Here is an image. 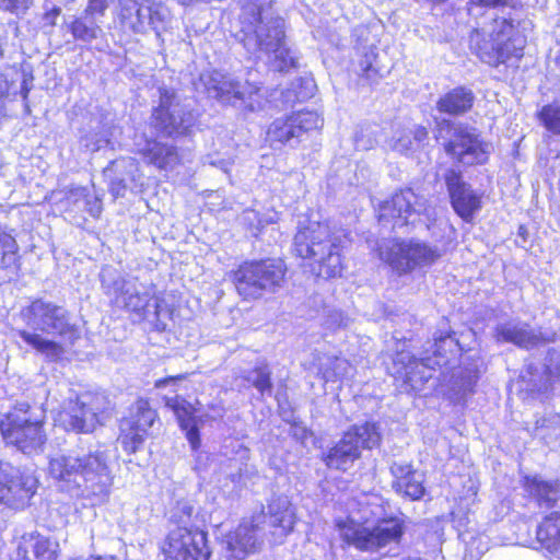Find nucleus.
Returning a JSON list of instances; mask_svg holds the SVG:
<instances>
[{"mask_svg": "<svg viewBox=\"0 0 560 560\" xmlns=\"http://www.w3.org/2000/svg\"><path fill=\"white\" fill-rule=\"evenodd\" d=\"M48 472L61 491L75 498H91L94 503L105 502L113 485L107 455L98 446L52 456Z\"/></svg>", "mask_w": 560, "mask_h": 560, "instance_id": "1", "label": "nucleus"}, {"mask_svg": "<svg viewBox=\"0 0 560 560\" xmlns=\"http://www.w3.org/2000/svg\"><path fill=\"white\" fill-rule=\"evenodd\" d=\"M238 20L236 36L249 54L267 55L273 71L296 67V58L285 44L284 21L275 11L272 0H244Z\"/></svg>", "mask_w": 560, "mask_h": 560, "instance_id": "2", "label": "nucleus"}, {"mask_svg": "<svg viewBox=\"0 0 560 560\" xmlns=\"http://www.w3.org/2000/svg\"><path fill=\"white\" fill-rule=\"evenodd\" d=\"M21 316L33 330L20 329L18 336L49 361L59 360L79 338V329L70 323L67 310L42 299L21 311Z\"/></svg>", "mask_w": 560, "mask_h": 560, "instance_id": "3", "label": "nucleus"}, {"mask_svg": "<svg viewBox=\"0 0 560 560\" xmlns=\"http://www.w3.org/2000/svg\"><path fill=\"white\" fill-rule=\"evenodd\" d=\"M342 238L332 233L327 223L310 222L300 228L294 236V252L303 259L312 260V269L318 277L329 279L341 276Z\"/></svg>", "mask_w": 560, "mask_h": 560, "instance_id": "4", "label": "nucleus"}, {"mask_svg": "<svg viewBox=\"0 0 560 560\" xmlns=\"http://www.w3.org/2000/svg\"><path fill=\"white\" fill-rule=\"evenodd\" d=\"M200 81L208 95L222 104L257 112L264 109L269 102L262 86L249 80L242 82L229 73L217 70L203 72Z\"/></svg>", "mask_w": 560, "mask_h": 560, "instance_id": "5", "label": "nucleus"}, {"mask_svg": "<svg viewBox=\"0 0 560 560\" xmlns=\"http://www.w3.org/2000/svg\"><path fill=\"white\" fill-rule=\"evenodd\" d=\"M0 431L9 444L28 455L42 452L47 440L42 417L36 416L26 401L16 402L3 416Z\"/></svg>", "mask_w": 560, "mask_h": 560, "instance_id": "6", "label": "nucleus"}, {"mask_svg": "<svg viewBox=\"0 0 560 560\" xmlns=\"http://www.w3.org/2000/svg\"><path fill=\"white\" fill-rule=\"evenodd\" d=\"M435 138L452 159L464 165L487 162L491 145L480 139L474 127L442 119L436 124Z\"/></svg>", "mask_w": 560, "mask_h": 560, "instance_id": "7", "label": "nucleus"}, {"mask_svg": "<svg viewBox=\"0 0 560 560\" xmlns=\"http://www.w3.org/2000/svg\"><path fill=\"white\" fill-rule=\"evenodd\" d=\"M102 287L107 295H113V303L140 317L153 314L160 319L162 308L158 301L150 304L152 294L136 278H125L115 268L104 267L100 273Z\"/></svg>", "mask_w": 560, "mask_h": 560, "instance_id": "8", "label": "nucleus"}, {"mask_svg": "<svg viewBox=\"0 0 560 560\" xmlns=\"http://www.w3.org/2000/svg\"><path fill=\"white\" fill-rule=\"evenodd\" d=\"M285 267L281 260L245 262L234 273V282L244 299H258L265 293L275 292L284 279Z\"/></svg>", "mask_w": 560, "mask_h": 560, "instance_id": "9", "label": "nucleus"}, {"mask_svg": "<svg viewBox=\"0 0 560 560\" xmlns=\"http://www.w3.org/2000/svg\"><path fill=\"white\" fill-rule=\"evenodd\" d=\"M381 442L375 423L365 422L351 427L341 440L324 457L327 467L346 471L361 456L363 448L371 450Z\"/></svg>", "mask_w": 560, "mask_h": 560, "instance_id": "10", "label": "nucleus"}, {"mask_svg": "<svg viewBox=\"0 0 560 560\" xmlns=\"http://www.w3.org/2000/svg\"><path fill=\"white\" fill-rule=\"evenodd\" d=\"M444 252L419 240L393 242L381 247V257L399 275L409 273L435 264Z\"/></svg>", "mask_w": 560, "mask_h": 560, "instance_id": "11", "label": "nucleus"}, {"mask_svg": "<svg viewBox=\"0 0 560 560\" xmlns=\"http://www.w3.org/2000/svg\"><path fill=\"white\" fill-rule=\"evenodd\" d=\"M343 539L363 551H375L392 542H398L402 527L398 520H382L373 527H368L348 520L338 523Z\"/></svg>", "mask_w": 560, "mask_h": 560, "instance_id": "12", "label": "nucleus"}, {"mask_svg": "<svg viewBox=\"0 0 560 560\" xmlns=\"http://www.w3.org/2000/svg\"><path fill=\"white\" fill-rule=\"evenodd\" d=\"M153 125L166 136L186 135L196 122L194 113L170 90H160V104L152 114Z\"/></svg>", "mask_w": 560, "mask_h": 560, "instance_id": "13", "label": "nucleus"}, {"mask_svg": "<svg viewBox=\"0 0 560 560\" xmlns=\"http://www.w3.org/2000/svg\"><path fill=\"white\" fill-rule=\"evenodd\" d=\"M324 119L314 110H299L275 119L268 128L267 139L271 145L296 143L304 133L323 127Z\"/></svg>", "mask_w": 560, "mask_h": 560, "instance_id": "14", "label": "nucleus"}, {"mask_svg": "<svg viewBox=\"0 0 560 560\" xmlns=\"http://www.w3.org/2000/svg\"><path fill=\"white\" fill-rule=\"evenodd\" d=\"M427 210L425 200L412 189L407 188L396 192L390 199L378 207V221L393 222V229L415 223L417 218Z\"/></svg>", "mask_w": 560, "mask_h": 560, "instance_id": "15", "label": "nucleus"}, {"mask_svg": "<svg viewBox=\"0 0 560 560\" xmlns=\"http://www.w3.org/2000/svg\"><path fill=\"white\" fill-rule=\"evenodd\" d=\"M184 529H171L167 534L162 547L165 560H209L207 533Z\"/></svg>", "mask_w": 560, "mask_h": 560, "instance_id": "16", "label": "nucleus"}, {"mask_svg": "<svg viewBox=\"0 0 560 560\" xmlns=\"http://www.w3.org/2000/svg\"><path fill=\"white\" fill-rule=\"evenodd\" d=\"M37 489V479L21 472L8 463L0 462V503L12 509L27 504Z\"/></svg>", "mask_w": 560, "mask_h": 560, "instance_id": "17", "label": "nucleus"}, {"mask_svg": "<svg viewBox=\"0 0 560 560\" xmlns=\"http://www.w3.org/2000/svg\"><path fill=\"white\" fill-rule=\"evenodd\" d=\"M155 419L156 412L147 400L133 405L129 417L120 422L119 442L126 452L135 453L142 446Z\"/></svg>", "mask_w": 560, "mask_h": 560, "instance_id": "18", "label": "nucleus"}, {"mask_svg": "<svg viewBox=\"0 0 560 560\" xmlns=\"http://www.w3.org/2000/svg\"><path fill=\"white\" fill-rule=\"evenodd\" d=\"M453 345H455L454 339L451 336H446L435 339L432 346L434 348L433 358L425 355L418 360L406 352L397 354L396 362L404 365L406 382L409 383L412 388H418V374L420 375L419 381L421 383L428 381L431 377L429 371L435 370L436 366L445 365L448 362V358L442 353V349L446 346L452 347Z\"/></svg>", "mask_w": 560, "mask_h": 560, "instance_id": "19", "label": "nucleus"}, {"mask_svg": "<svg viewBox=\"0 0 560 560\" xmlns=\"http://www.w3.org/2000/svg\"><path fill=\"white\" fill-rule=\"evenodd\" d=\"M267 516L261 511L250 521H243L234 532L226 535L228 549L236 560H244L248 555L258 551L262 540L259 533H264L262 524Z\"/></svg>", "mask_w": 560, "mask_h": 560, "instance_id": "20", "label": "nucleus"}, {"mask_svg": "<svg viewBox=\"0 0 560 560\" xmlns=\"http://www.w3.org/2000/svg\"><path fill=\"white\" fill-rule=\"evenodd\" d=\"M96 399L90 396H82L73 401L69 398L68 406L60 413V420L66 430L74 432H92L101 422Z\"/></svg>", "mask_w": 560, "mask_h": 560, "instance_id": "21", "label": "nucleus"}, {"mask_svg": "<svg viewBox=\"0 0 560 560\" xmlns=\"http://www.w3.org/2000/svg\"><path fill=\"white\" fill-rule=\"evenodd\" d=\"M444 178L453 209L463 220L470 221L474 213L480 209L479 195L455 170H448Z\"/></svg>", "mask_w": 560, "mask_h": 560, "instance_id": "22", "label": "nucleus"}, {"mask_svg": "<svg viewBox=\"0 0 560 560\" xmlns=\"http://www.w3.org/2000/svg\"><path fill=\"white\" fill-rule=\"evenodd\" d=\"M514 24L508 19H495L492 36L495 50V60L504 63L512 57L520 59L523 56V40L513 37Z\"/></svg>", "mask_w": 560, "mask_h": 560, "instance_id": "23", "label": "nucleus"}, {"mask_svg": "<svg viewBox=\"0 0 560 560\" xmlns=\"http://www.w3.org/2000/svg\"><path fill=\"white\" fill-rule=\"evenodd\" d=\"M268 525L275 545H281L293 530L295 523L294 510L287 499L279 498L268 506Z\"/></svg>", "mask_w": 560, "mask_h": 560, "instance_id": "24", "label": "nucleus"}, {"mask_svg": "<svg viewBox=\"0 0 560 560\" xmlns=\"http://www.w3.org/2000/svg\"><path fill=\"white\" fill-rule=\"evenodd\" d=\"M165 406L171 409L182 428L192 450L200 446L199 430L192 406L179 395L164 396Z\"/></svg>", "mask_w": 560, "mask_h": 560, "instance_id": "25", "label": "nucleus"}, {"mask_svg": "<svg viewBox=\"0 0 560 560\" xmlns=\"http://www.w3.org/2000/svg\"><path fill=\"white\" fill-rule=\"evenodd\" d=\"M137 145L138 152L147 163L159 170L173 171L180 163L178 151L173 145L156 140H145L143 144L138 143Z\"/></svg>", "mask_w": 560, "mask_h": 560, "instance_id": "26", "label": "nucleus"}, {"mask_svg": "<svg viewBox=\"0 0 560 560\" xmlns=\"http://www.w3.org/2000/svg\"><path fill=\"white\" fill-rule=\"evenodd\" d=\"M495 338L499 342H511L525 349L535 347L539 341L538 335L524 323H505L497 326Z\"/></svg>", "mask_w": 560, "mask_h": 560, "instance_id": "27", "label": "nucleus"}, {"mask_svg": "<svg viewBox=\"0 0 560 560\" xmlns=\"http://www.w3.org/2000/svg\"><path fill=\"white\" fill-rule=\"evenodd\" d=\"M474 101L472 91L459 86L453 89L439 100L438 109L450 115H462L472 107Z\"/></svg>", "mask_w": 560, "mask_h": 560, "instance_id": "28", "label": "nucleus"}, {"mask_svg": "<svg viewBox=\"0 0 560 560\" xmlns=\"http://www.w3.org/2000/svg\"><path fill=\"white\" fill-rule=\"evenodd\" d=\"M536 538L540 547L550 553L560 552V512L551 513L539 524Z\"/></svg>", "mask_w": 560, "mask_h": 560, "instance_id": "29", "label": "nucleus"}, {"mask_svg": "<svg viewBox=\"0 0 560 560\" xmlns=\"http://www.w3.org/2000/svg\"><path fill=\"white\" fill-rule=\"evenodd\" d=\"M101 22L96 19L88 16L82 13L80 16H74L69 24V31L72 37L83 43H92L103 33Z\"/></svg>", "mask_w": 560, "mask_h": 560, "instance_id": "30", "label": "nucleus"}, {"mask_svg": "<svg viewBox=\"0 0 560 560\" xmlns=\"http://www.w3.org/2000/svg\"><path fill=\"white\" fill-rule=\"evenodd\" d=\"M525 487L540 505L551 506L558 499V483L545 481L537 476L526 478Z\"/></svg>", "mask_w": 560, "mask_h": 560, "instance_id": "31", "label": "nucleus"}, {"mask_svg": "<svg viewBox=\"0 0 560 560\" xmlns=\"http://www.w3.org/2000/svg\"><path fill=\"white\" fill-rule=\"evenodd\" d=\"M194 506L188 501H179L171 512L170 521L175 525L174 529L185 528V532H202L196 523Z\"/></svg>", "mask_w": 560, "mask_h": 560, "instance_id": "32", "label": "nucleus"}, {"mask_svg": "<svg viewBox=\"0 0 560 560\" xmlns=\"http://www.w3.org/2000/svg\"><path fill=\"white\" fill-rule=\"evenodd\" d=\"M143 10H149V7H140L133 2L131 7H122L121 21L129 26L135 33H145L148 31V15L143 14Z\"/></svg>", "mask_w": 560, "mask_h": 560, "instance_id": "33", "label": "nucleus"}, {"mask_svg": "<svg viewBox=\"0 0 560 560\" xmlns=\"http://www.w3.org/2000/svg\"><path fill=\"white\" fill-rule=\"evenodd\" d=\"M393 488L397 493L408 497L411 500H419L424 494L423 476L416 470L405 479V482L393 483Z\"/></svg>", "mask_w": 560, "mask_h": 560, "instance_id": "34", "label": "nucleus"}, {"mask_svg": "<svg viewBox=\"0 0 560 560\" xmlns=\"http://www.w3.org/2000/svg\"><path fill=\"white\" fill-rule=\"evenodd\" d=\"M381 129L376 125H364L354 135V144L358 150H371L378 143Z\"/></svg>", "mask_w": 560, "mask_h": 560, "instance_id": "35", "label": "nucleus"}, {"mask_svg": "<svg viewBox=\"0 0 560 560\" xmlns=\"http://www.w3.org/2000/svg\"><path fill=\"white\" fill-rule=\"evenodd\" d=\"M143 14L148 15V30H153L158 35L165 30L170 21V11L166 7L155 4L149 7V10H143Z\"/></svg>", "mask_w": 560, "mask_h": 560, "instance_id": "36", "label": "nucleus"}, {"mask_svg": "<svg viewBox=\"0 0 560 560\" xmlns=\"http://www.w3.org/2000/svg\"><path fill=\"white\" fill-rule=\"evenodd\" d=\"M33 552L37 560H57L59 544L44 536H37L33 542Z\"/></svg>", "mask_w": 560, "mask_h": 560, "instance_id": "37", "label": "nucleus"}, {"mask_svg": "<svg viewBox=\"0 0 560 560\" xmlns=\"http://www.w3.org/2000/svg\"><path fill=\"white\" fill-rule=\"evenodd\" d=\"M539 119L549 131L560 135V100L545 105L539 112Z\"/></svg>", "mask_w": 560, "mask_h": 560, "instance_id": "38", "label": "nucleus"}, {"mask_svg": "<svg viewBox=\"0 0 560 560\" xmlns=\"http://www.w3.org/2000/svg\"><path fill=\"white\" fill-rule=\"evenodd\" d=\"M0 247L2 248L1 264L4 268H8L11 262L15 259V255L19 250V245L15 237L8 232L0 224Z\"/></svg>", "mask_w": 560, "mask_h": 560, "instance_id": "39", "label": "nucleus"}, {"mask_svg": "<svg viewBox=\"0 0 560 560\" xmlns=\"http://www.w3.org/2000/svg\"><path fill=\"white\" fill-rule=\"evenodd\" d=\"M248 381L261 395H271L272 384L267 365L256 366L248 375Z\"/></svg>", "mask_w": 560, "mask_h": 560, "instance_id": "40", "label": "nucleus"}, {"mask_svg": "<svg viewBox=\"0 0 560 560\" xmlns=\"http://www.w3.org/2000/svg\"><path fill=\"white\" fill-rule=\"evenodd\" d=\"M352 365L348 360L343 358H334L330 362L329 368H327L324 372V378L326 382L334 381V378H342L347 377L351 374Z\"/></svg>", "mask_w": 560, "mask_h": 560, "instance_id": "41", "label": "nucleus"}, {"mask_svg": "<svg viewBox=\"0 0 560 560\" xmlns=\"http://www.w3.org/2000/svg\"><path fill=\"white\" fill-rule=\"evenodd\" d=\"M376 47L369 46L363 48L362 59L359 62L360 71L366 78H371L372 74L376 73L377 70L374 67V62L377 57Z\"/></svg>", "mask_w": 560, "mask_h": 560, "instance_id": "42", "label": "nucleus"}, {"mask_svg": "<svg viewBox=\"0 0 560 560\" xmlns=\"http://www.w3.org/2000/svg\"><path fill=\"white\" fill-rule=\"evenodd\" d=\"M390 147L394 151H397L401 154H408L415 150L410 129L397 131L395 137L392 140Z\"/></svg>", "mask_w": 560, "mask_h": 560, "instance_id": "43", "label": "nucleus"}, {"mask_svg": "<svg viewBox=\"0 0 560 560\" xmlns=\"http://www.w3.org/2000/svg\"><path fill=\"white\" fill-rule=\"evenodd\" d=\"M389 470L392 476L394 477L393 483L405 482V479L416 471L412 468V465L406 462H394L390 465Z\"/></svg>", "mask_w": 560, "mask_h": 560, "instance_id": "44", "label": "nucleus"}, {"mask_svg": "<svg viewBox=\"0 0 560 560\" xmlns=\"http://www.w3.org/2000/svg\"><path fill=\"white\" fill-rule=\"evenodd\" d=\"M108 7L109 0H89L83 13H85L88 16L96 19L97 21H101V19L105 15Z\"/></svg>", "mask_w": 560, "mask_h": 560, "instance_id": "45", "label": "nucleus"}, {"mask_svg": "<svg viewBox=\"0 0 560 560\" xmlns=\"http://www.w3.org/2000/svg\"><path fill=\"white\" fill-rule=\"evenodd\" d=\"M33 4V0H0V9L16 15L24 14Z\"/></svg>", "mask_w": 560, "mask_h": 560, "instance_id": "46", "label": "nucleus"}, {"mask_svg": "<svg viewBox=\"0 0 560 560\" xmlns=\"http://www.w3.org/2000/svg\"><path fill=\"white\" fill-rule=\"evenodd\" d=\"M90 190L85 187H73L66 192V200L68 203L73 205L78 209L82 208L89 197Z\"/></svg>", "mask_w": 560, "mask_h": 560, "instance_id": "47", "label": "nucleus"}, {"mask_svg": "<svg viewBox=\"0 0 560 560\" xmlns=\"http://www.w3.org/2000/svg\"><path fill=\"white\" fill-rule=\"evenodd\" d=\"M243 220L248 222L257 232L261 231L266 224L275 222L272 217L269 219H261L259 214L254 210H246L243 213Z\"/></svg>", "mask_w": 560, "mask_h": 560, "instance_id": "48", "label": "nucleus"}, {"mask_svg": "<svg viewBox=\"0 0 560 560\" xmlns=\"http://www.w3.org/2000/svg\"><path fill=\"white\" fill-rule=\"evenodd\" d=\"M478 380V374L476 371H468L465 375L460 377L459 393L465 395L466 393H470L476 385Z\"/></svg>", "mask_w": 560, "mask_h": 560, "instance_id": "49", "label": "nucleus"}, {"mask_svg": "<svg viewBox=\"0 0 560 560\" xmlns=\"http://www.w3.org/2000/svg\"><path fill=\"white\" fill-rule=\"evenodd\" d=\"M81 209L88 211L92 217L96 218L102 212V205L100 199L90 192L85 202L82 203Z\"/></svg>", "mask_w": 560, "mask_h": 560, "instance_id": "50", "label": "nucleus"}, {"mask_svg": "<svg viewBox=\"0 0 560 560\" xmlns=\"http://www.w3.org/2000/svg\"><path fill=\"white\" fill-rule=\"evenodd\" d=\"M412 142L415 150L421 147L424 141L428 140V130L425 127L422 126H413L412 129H410Z\"/></svg>", "mask_w": 560, "mask_h": 560, "instance_id": "51", "label": "nucleus"}, {"mask_svg": "<svg viewBox=\"0 0 560 560\" xmlns=\"http://www.w3.org/2000/svg\"><path fill=\"white\" fill-rule=\"evenodd\" d=\"M184 378H185V375L179 374L177 376H170L166 378L158 380L155 382V387L160 389V388H164V387H167L171 385H175L177 382L183 381Z\"/></svg>", "mask_w": 560, "mask_h": 560, "instance_id": "52", "label": "nucleus"}, {"mask_svg": "<svg viewBox=\"0 0 560 560\" xmlns=\"http://www.w3.org/2000/svg\"><path fill=\"white\" fill-rule=\"evenodd\" d=\"M472 4L480 7L494 8L498 5H504L510 2V0H470Z\"/></svg>", "mask_w": 560, "mask_h": 560, "instance_id": "53", "label": "nucleus"}, {"mask_svg": "<svg viewBox=\"0 0 560 560\" xmlns=\"http://www.w3.org/2000/svg\"><path fill=\"white\" fill-rule=\"evenodd\" d=\"M205 163H208L212 166H217V167H220L221 170H223L224 172H228L229 170V166L231 165V162L230 160H217V159H213L212 156H207L206 159V162Z\"/></svg>", "mask_w": 560, "mask_h": 560, "instance_id": "54", "label": "nucleus"}, {"mask_svg": "<svg viewBox=\"0 0 560 560\" xmlns=\"http://www.w3.org/2000/svg\"><path fill=\"white\" fill-rule=\"evenodd\" d=\"M112 194L115 197L124 196L126 190V185L122 179L113 180L110 185Z\"/></svg>", "mask_w": 560, "mask_h": 560, "instance_id": "55", "label": "nucleus"}, {"mask_svg": "<svg viewBox=\"0 0 560 560\" xmlns=\"http://www.w3.org/2000/svg\"><path fill=\"white\" fill-rule=\"evenodd\" d=\"M61 10L60 8H52L50 11L46 12L44 15V20L49 23L51 26L56 25V20L59 16Z\"/></svg>", "mask_w": 560, "mask_h": 560, "instance_id": "56", "label": "nucleus"}, {"mask_svg": "<svg viewBox=\"0 0 560 560\" xmlns=\"http://www.w3.org/2000/svg\"><path fill=\"white\" fill-rule=\"evenodd\" d=\"M331 319L337 324L338 327H348V318L343 317L341 313L331 315Z\"/></svg>", "mask_w": 560, "mask_h": 560, "instance_id": "57", "label": "nucleus"}, {"mask_svg": "<svg viewBox=\"0 0 560 560\" xmlns=\"http://www.w3.org/2000/svg\"><path fill=\"white\" fill-rule=\"evenodd\" d=\"M548 373L551 378L555 380V382H560V358H559V364L556 366H548Z\"/></svg>", "mask_w": 560, "mask_h": 560, "instance_id": "58", "label": "nucleus"}, {"mask_svg": "<svg viewBox=\"0 0 560 560\" xmlns=\"http://www.w3.org/2000/svg\"><path fill=\"white\" fill-rule=\"evenodd\" d=\"M88 148H90L92 151H96L98 150L100 148H102V144L100 142L93 144L92 147H90V144H85Z\"/></svg>", "mask_w": 560, "mask_h": 560, "instance_id": "59", "label": "nucleus"}, {"mask_svg": "<svg viewBox=\"0 0 560 560\" xmlns=\"http://www.w3.org/2000/svg\"><path fill=\"white\" fill-rule=\"evenodd\" d=\"M27 95H28V89L23 88L22 96H23V98H24L25 101L27 100Z\"/></svg>", "mask_w": 560, "mask_h": 560, "instance_id": "60", "label": "nucleus"}, {"mask_svg": "<svg viewBox=\"0 0 560 560\" xmlns=\"http://www.w3.org/2000/svg\"><path fill=\"white\" fill-rule=\"evenodd\" d=\"M290 102H293V100L291 98V93L288 92L285 95V103H290Z\"/></svg>", "mask_w": 560, "mask_h": 560, "instance_id": "61", "label": "nucleus"}, {"mask_svg": "<svg viewBox=\"0 0 560 560\" xmlns=\"http://www.w3.org/2000/svg\"><path fill=\"white\" fill-rule=\"evenodd\" d=\"M431 1L434 3H442V2H445L446 0H431Z\"/></svg>", "mask_w": 560, "mask_h": 560, "instance_id": "62", "label": "nucleus"}, {"mask_svg": "<svg viewBox=\"0 0 560 560\" xmlns=\"http://www.w3.org/2000/svg\"><path fill=\"white\" fill-rule=\"evenodd\" d=\"M25 112H26V113H30V112H31L30 106H28V104H27V103H25Z\"/></svg>", "mask_w": 560, "mask_h": 560, "instance_id": "63", "label": "nucleus"}]
</instances>
